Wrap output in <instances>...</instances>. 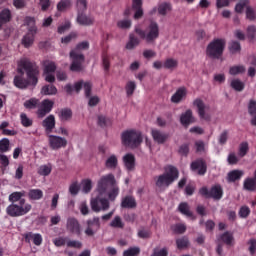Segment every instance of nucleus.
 Here are the masks:
<instances>
[{"label":"nucleus","instance_id":"obj_19","mask_svg":"<svg viewBox=\"0 0 256 256\" xmlns=\"http://www.w3.org/2000/svg\"><path fill=\"white\" fill-rule=\"evenodd\" d=\"M184 97H187V88L186 87H180L172 95L171 102L172 103H181V101H183Z\"/></svg>","mask_w":256,"mask_h":256},{"label":"nucleus","instance_id":"obj_30","mask_svg":"<svg viewBox=\"0 0 256 256\" xmlns=\"http://www.w3.org/2000/svg\"><path fill=\"white\" fill-rule=\"evenodd\" d=\"M173 9V6H171V3L169 2H163L158 5V15H162V17H165L169 11Z\"/></svg>","mask_w":256,"mask_h":256},{"label":"nucleus","instance_id":"obj_18","mask_svg":"<svg viewBox=\"0 0 256 256\" xmlns=\"http://www.w3.org/2000/svg\"><path fill=\"white\" fill-rule=\"evenodd\" d=\"M122 209H135L137 207V200L133 196H125L121 201Z\"/></svg>","mask_w":256,"mask_h":256},{"label":"nucleus","instance_id":"obj_42","mask_svg":"<svg viewBox=\"0 0 256 256\" xmlns=\"http://www.w3.org/2000/svg\"><path fill=\"white\" fill-rule=\"evenodd\" d=\"M246 69L245 66L243 65H237V66H232L229 69V74L230 75H241L245 73Z\"/></svg>","mask_w":256,"mask_h":256},{"label":"nucleus","instance_id":"obj_54","mask_svg":"<svg viewBox=\"0 0 256 256\" xmlns=\"http://www.w3.org/2000/svg\"><path fill=\"white\" fill-rule=\"evenodd\" d=\"M102 67L106 73H109L111 62L109 61V56H107V54H103L102 56Z\"/></svg>","mask_w":256,"mask_h":256},{"label":"nucleus","instance_id":"obj_62","mask_svg":"<svg viewBox=\"0 0 256 256\" xmlns=\"http://www.w3.org/2000/svg\"><path fill=\"white\" fill-rule=\"evenodd\" d=\"M78 13H85L87 11V0H77Z\"/></svg>","mask_w":256,"mask_h":256},{"label":"nucleus","instance_id":"obj_63","mask_svg":"<svg viewBox=\"0 0 256 256\" xmlns=\"http://www.w3.org/2000/svg\"><path fill=\"white\" fill-rule=\"evenodd\" d=\"M248 251L250 253V255H255L256 253V239L252 238L248 241Z\"/></svg>","mask_w":256,"mask_h":256},{"label":"nucleus","instance_id":"obj_61","mask_svg":"<svg viewBox=\"0 0 256 256\" xmlns=\"http://www.w3.org/2000/svg\"><path fill=\"white\" fill-rule=\"evenodd\" d=\"M246 19L249 21H256V12L249 6L246 8Z\"/></svg>","mask_w":256,"mask_h":256},{"label":"nucleus","instance_id":"obj_20","mask_svg":"<svg viewBox=\"0 0 256 256\" xmlns=\"http://www.w3.org/2000/svg\"><path fill=\"white\" fill-rule=\"evenodd\" d=\"M49 145L52 149H61L65 145V140L59 136L50 135L49 136Z\"/></svg>","mask_w":256,"mask_h":256},{"label":"nucleus","instance_id":"obj_26","mask_svg":"<svg viewBox=\"0 0 256 256\" xmlns=\"http://www.w3.org/2000/svg\"><path fill=\"white\" fill-rule=\"evenodd\" d=\"M28 199H30V201H39L40 199H43V190L41 189L29 190Z\"/></svg>","mask_w":256,"mask_h":256},{"label":"nucleus","instance_id":"obj_1","mask_svg":"<svg viewBox=\"0 0 256 256\" xmlns=\"http://www.w3.org/2000/svg\"><path fill=\"white\" fill-rule=\"evenodd\" d=\"M18 73L21 76H15L14 85L18 89H27L29 85L35 87L39 79V69L34 67V65L27 58H21L18 61Z\"/></svg>","mask_w":256,"mask_h":256},{"label":"nucleus","instance_id":"obj_33","mask_svg":"<svg viewBox=\"0 0 256 256\" xmlns=\"http://www.w3.org/2000/svg\"><path fill=\"white\" fill-rule=\"evenodd\" d=\"M243 177V171L241 170H232L228 173V181L230 183H235V181H239Z\"/></svg>","mask_w":256,"mask_h":256},{"label":"nucleus","instance_id":"obj_40","mask_svg":"<svg viewBox=\"0 0 256 256\" xmlns=\"http://www.w3.org/2000/svg\"><path fill=\"white\" fill-rule=\"evenodd\" d=\"M25 109H37L39 107V99L31 98L24 102Z\"/></svg>","mask_w":256,"mask_h":256},{"label":"nucleus","instance_id":"obj_27","mask_svg":"<svg viewBox=\"0 0 256 256\" xmlns=\"http://www.w3.org/2000/svg\"><path fill=\"white\" fill-rule=\"evenodd\" d=\"M6 213L10 217H21L20 210H19V204H10L6 208Z\"/></svg>","mask_w":256,"mask_h":256},{"label":"nucleus","instance_id":"obj_37","mask_svg":"<svg viewBox=\"0 0 256 256\" xmlns=\"http://www.w3.org/2000/svg\"><path fill=\"white\" fill-rule=\"evenodd\" d=\"M110 227H113L114 229H123V227H125V223H123L121 216H115L110 222Z\"/></svg>","mask_w":256,"mask_h":256},{"label":"nucleus","instance_id":"obj_10","mask_svg":"<svg viewBox=\"0 0 256 256\" xmlns=\"http://www.w3.org/2000/svg\"><path fill=\"white\" fill-rule=\"evenodd\" d=\"M53 105H55V102L53 100L45 99L40 104L38 103V111L37 115L40 119H43L45 115L48 113H51V110L53 109Z\"/></svg>","mask_w":256,"mask_h":256},{"label":"nucleus","instance_id":"obj_48","mask_svg":"<svg viewBox=\"0 0 256 256\" xmlns=\"http://www.w3.org/2000/svg\"><path fill=\"white\" fill-rule=\"evenodd\" d=\"M20 121L23 127H31L33 125V119L29 118L25 113L20 114Z\"/></svg>","mask_w":256,"mask_h":256},{"label":"nucleus","instance_id":"obj_8","mask_svg":"<svg viewBox=\"0 0 256 256\" xmlns=\"http://www.w3.org/2000/svg\"><path fill=\"white\" fill-rule=\"evenodd\" d=\"M87 228L85 230V234L88 237H93L99 229H101V219L99 217H94L92 219H88L86 221Z\"/></svg>","mask_w":256,"mask_h":256},{"label":"nucleus","instance_id":"obj_16","mask_svg":"<svg viewBox=\"0 0 256 256\" xmlns=\"http://www.w3.org/2000/svg\"><path fill=\"white\" fill-rule=\"evenodd\" d=\"M151 135L153 140L158 143L159 145H163L167 139H169V134H165L161 132V130L158 129H152L151 130Z\"/></svg>","mask_w":256,"mask_h":256},{"label":"nucleus","instance_id":"obj_9","mask_svg":"<svg viewBox=\"0 0 256 256\" xmlns=\"http://www.w3.org/2000/svg\"><path fill=\"white\" fill-rule=\"evenodd\" d=\"M194 107H197L198 115L200 119H204V121H211V115L207 114L205 111L209 109V106L205 105V102L201 98H196L193 101Z\"/></svg>","mask_w":256,"mask_h":256},{"label":"nucleus","instance_id":"obj_25","mask_svg":"<svg viewBox=\"0 0 256 256\" xmlns=\"http://www.w3.org/2000/svg\"><path fill=\"white\" fill-rule=\"evenodd\" d=\"M141 43V40L139 39V37L135 36V34L131 33L129 35V41L126 44V49H128L129 51L135 49V47L139 46V44Z\"/></svg>","mask_w":256,"mask_h":256},{"label":"nucleus","instance_id":"obj_64","mask_svg":"<svg viewBox=\"0 0 256 256\" xmlns=\"http://www.w3.org/2000/svg\"><path fill=\"white\" fill-rule=\"evenodd\" d=\"M117 27H119V29H130L131 20H120L117 22Z\"/></svg>","mask_w":256,"mask_h":256},{"label":"nucleus","instance_id":"obj_59","mask_svg":"<svg viewBox=\"0 0 256 256\" xmlns=\"http://www.w3.org/2000/svg\"><path fill=\"white\" fill-rule=\"evenodd\" d=\"M249 5V0H241L239 3L235 6L236 13H243V9Z\"/></svg>","mask_w":256,"mask_h":256},{"label":"nucleus","instance_id":"obj_35","mask_svg":"<svg viewBox=\"0 0 256 256\" xmlns=\"http://www.w3.org/2000/svg\"><path fill=\"white\" fill-rule=\"evenodd\" d=\"M228 49L232 55H237V53H241V43L239 41H231Z\"/></svg>","mask_w":256,"mask_h":256},{"label":"nucleus","instance_id":"obj_21","mask_svg":"<svg viewBox=\"0 0 256 256\" xmlns=\"http://www.w3.org/2000/svg\"><path fill=\"white\" fill-rule=\"evenodd\" d=\"M135 155L128 153L123 157V163L127 171H135Z\"/></svg>","mask_w":256,"mask_h":256},{"label":"nucleus","instance_id":"obj_17","mask_svg":"<svg viewBox=\"0 0 256 256\" xmlns=\"http://www.w3.org/2000/svg\"><path fill=\"white\" fill-rule=\"evenodd\" d=\"M25 237V241L27 243H31V241L34 243V245H37V247H39V245H41V243H43V236H41V234H35L32 232H28L24 235Z\"/></svg>","mask_w":256,"mask_h":256},{"label":"nucleus","instance_id":"obj_43","mask_svg":"<svg viewBox=\"0 0 256 256\" xmlns=\"http://www.w3.org/2000/svg\"><path fill=\"white\" fill-rule=\"evenodd\" d=\"M177 249H187L189 247V238L183 236L176 240Z\"/></svg>","mask_w":256,"mask_h":256},{"label":"nucleus","instance_id":"obj_7","mask_svg":"<svg viewBox=\"0 0 256 256\" xmlns=\"http://www.w3.org/2000/svg\"><path fill=\"white\" fill-rule=\"evenodd\" d=\"M199 195L205 197V199H215L219 201L223 198V188H221V185H215L209 190V188L204 186L199 189Z\"/></svg>","mask_w":256,"mask_h":256},{"label":"nucleus","instance_id":"obj_24","mask_svg":"<svg viewBox=\"0 0 256 256\" xmlns=\"http://www.w3.org/2000/svg\"><path fill=\"white\" fill-rule=\"evenodd\" d=\"M178 211L182 213V215H185L186 217L192 219V221H195L197 219V217H195V215H193V212H191V210L189 209V204H187L186 202H182L179 204Z\"/></svg>","mask_w":256,"mask_h":256},{"label":"nucleus","instance_id":"obj_34","mask_svg":"<svg viewBox=\"0 0 256 256\" xmlns=\"http://www.w3.org/2000/svg\"><path fill=\"white\" fill-rule=\"evenodd\" d=\"M248 112L253 117L251 120V124L256 127V101L250 100L248 105Z\"/></svg>","mask_w":256,"mask_h":256},{"label":"nucleus","instance_id":"obj_23","mask_svg":"<svg viewBox=\"0 0 256 256\" xmlns=\"http://www.w3.org/2000/svg\"><path fill=\"white\" fill-rule=\"evenodd\" d=\"M180 123L183 127H189L193 123V111L186 110V113H182L180 116Z\"/></svg>","mask_w":256,"mask_h":256},{"label":"nucleus","instance_id":"obj_60","mask_svg":"<svg viewBox=\"0 0 256 256\" xmlns=\"http://www.w3.org/2000/svg\"><path fill=\"white\" fill-rule=\"evenodd\" d=\"M57 66L53 62H45L44 73H55Z\"/></svg>","mask_w":256,"mask_h":256},{"label":"nucleus","instance_id":"obj_22","mask_svg":"<svg viewBox=\"0 0 256 256\" xmlns=\"http://www.w3.org/2000/svg\"><path fill=\"white\" fill-rule=\"evenodd\" d=\"M42 126L44 127L46 133H51L55 129V116L49 115L46 117L42 122Z\"/></svg>","mask_w":256,"mask_h":256},{"label":"nucleus","instance_id":"obj_57","mask_svg":"<svg viewBox=\"0 0 256 256\" xmlns=\"http://www.w3.org/2000/svg\"><path fill=\"white\" fill-rule=\"evenodd\" d=\"M98 125L102 128L109 127V125H111V120L105 116H98Z\"/></svg>","mask_w":256,"mask_h":256},{"label":"nucleus","instance_id":"obj_55","mask_svg":"<svg viewBox=\"0 0 256 256\" xmlns=\"http://www.w3.org/2000/svg\"><path fill=\"white\" fill-rule=\"evenodd\" d=\"M11 148L9 147V139L4 138L0 140V153H7Z\"/></svg>","mask_w":256,"mask_h":256},{"label":"nucleus","instance_id":"obj_39","mask_svg":"<svg viewBox=\"0 0 256 256\" xmlns=\"http://www.w3.org/2000/svg\"><path fill=\"white\" fill-rule=\"evenodd\" d=\"M42 95H56L57 94V88L53 85H46L43 86L41 89Z\"/></svg>","mask_w":256,"mask_h":256},{"label":"nucleus","instance_id":"obj_52","mask_svg":"<svg viewBox=\"0 0 256 256\" xmlns=\"http://www.w3.org/2000/svg\"><path fill=\"white\" fill-rule=\"evenodd\" d=\"M249 153V143L242 142L239 146L238 155L239 157H245Z\"/></svg>","mask_w":256,"mask_h":256},{"label":"nucleus","instance_id":"obj_46","mask_svg":"<svg viewBox=\"0 0 256 256\" xmlns=\"http://www.w3.org/2000/svg\"><path fill=\"white\" fill-rule=\"evenodd\" d=\"M141 253V248L135 246L130 247L123 252V256H138Z\"/></svg>","mask_w":256,"mask_h":256},{"label":"nucleus","instance_id":"obj_47","mask_svg":"<svg viewBox=\"0 0 256 256\" xmlns=\"http://www.w3.org/2000/svg\"><path fill=\"white\" fill-rule=\"evenodd\" d=\"M22 197H25V191L13 192L9 195V201H11V203H17V201H21Z\"/></svg>","mask_w":256,"mask_h":256},{"label":"nucleus","instance_id":"obj_56","mask_svg":"<svg viewBox=\"0 0 256 256\" xmlns=\"http://www.w3.org/2000/svg\"><path fill=\"white\" fill-rule=\"evenodd\" d=\"M66 245L67 247H70V249H81V247H83V243L78 240H68Z\"/></svg>","mask_w":256,"mask_h":256},{"label":"nucleus","instance_id":"obj_13","mask_svg":"<svg viewBox=\"0 0 256 256\" xmlns=\"http://www.w3.org/2000/svg\"><path fill=\"white\" fill-rule=\"evenodd\" d=\"M84 88L85 97L89 98L91 97V91L93 89V84L91 82H84L83 80H80L78 82H75L74 89L76 93H79L81 89Z\"/></svg>","mask_w":256,"mask_h":256},{"label":"nucleus","instance_id":"obj_5","mask_svg":"<svg viewBox=\"0 0 256 256\" xmlns=\"http://www.w3.org/2000/svg\"><path fill=\"white\" fill-rule=\"evenodd\" d=\"M134 31L148 45H153L159 39V24L155 21H151L146 30L136 27Z\"/></svg>","mask_w":256,"mask_h":256},{"label":"nucleus","instance_id":"obj_12","mask_svg":"<svg viewBox=\"0 0 256 256\" xmlns=\"http://www.w3.org/2000/svg\"><path fill=\"white\" fill-rule=\"evenodd\" d=\"M190 169L191 171H198L197 174L203 176L207 173V162H205L203 158H199L191 162Z\"/></svg>","mask_w":256,"mask_h":256},{"label":"nucleus","instance_id":"obj_53","mask_svg":"<svg viewBox=\"0 0 256 256\" xmlns=\"http://www.w3.org/2000/svg\"><path fill=\"white\" fill-rule=\"evenodd\" d=\"M151 256H169V248L163 247L162 249L154 248Z\"/></svg>","mask_w":256,"mask_h":256},{"label":"nucleus","instance_id":"obj_41","mask_svg":"<svg viewBox=\"0 0 256 256\" xmlns=\"http://www.w3.org/2000/svg\"><path fill=\"white\" fill-rule=\"evenodd\" d=\"M107 169H116L118 165L117 156L111 155L105 163Z\"/></svg>","mask_w":256,"mask_h":256},{"label":"nucleus","instance_id":"obj_38","mask_svg":"<svg viewBox=\"0 0 256 256\" xmlns=\"http://www.w3.org/2000/svg\"><path fill=\"white\" fill-rule=\"evenodd\" d=\"M127 97H131L135 93V89H137V84L135 81H128L125 86Z\"/></svg>","mask_w":256,"mask_h":256},{"label":"nucleus","instance_id":"obj_58","mask_svg":"<svg viewBox=\"0 0 256 256\" xmlns=\"http://www.w3.org/2000/svg\"><path fill=\"white\" fill-rule=\"evenodd\" d=\"M80 189H81V186H79V183L73 182V183L69 186V193H70V195H72L73 197H75V195H78Z\"/></svg>","mask_w":256,"mask_h":256},{"label":"nucleus","instance_id":"obj_2","mask_svg":"<svg viewBox=\"0 0 256 256\" xmlns=\"http://www.w3.org/2000/svg\"><path fill=\"white\" fill-rule=\"evenodd\" d=\"M87 49H89V42L84 41L77 44L75 49L70 52V58L72 60L70 71L73 73H81L82 71H85V65H83V63H85V55H83V52L81 51Z\"/></svg>","mask_w":256,"mask_h":256},{"label":"nucleus","instance_id":"obj_44","mask_svg":"<svg viewBox=\"0 0 256 256\" xmlns=\"http://www.w3.org/2000/svg\"><path fill=\"white\" fill-rule=\"evenodd\" d=\"M24 25H27V27H29L28 31L37 33V27H35V18L26 17L24 20Z\"/></svg>","mask_w":256,"mask_h":256},{"label":"nucleus","instance_id":"obj_36","mask_svg":"<svg viewBox=\"0 0 256 256\" xmlns=\"http://www.w3.org/2000/svg\"><path fill=\"white\" fill-rule=\"evenodd\" d=\"M52 169L53 167L51 166V164L41 165L38 168V175H42V177H47V175H51Z\"/></svg>","mask_w":256,"mask_h":256},{"label":"nucleus","instance_id":"obj_11","mask_svg":"<svg viewBox=\"0 0 256 256\" xmlns=\"http://www.w3.org/2000/svg\"><path fill=\"white\" fill-rule=\"evenodd\" d=\"M109 185H115V176L113 174H107L105 176H102L101 179L98 181L99 193H105Z\"/></svg>","mask_w":256,"mask_h":256},{"label":"nucleus","instance_id":"obj_51","mask_svg":"<svg viewBox=\"0 0 256 256\" xmlns=\"http://www.w3.org/2000/svg\"><path fill=\"white\" fill-rule=\"evenodd\" d=\"M230 85L234 91H243L245 89V84L239 79L232 80Z\"/></svg>","mask_w":256,"mask_h":256},{"label":"nucleus","instance_id":"obj_49","mask_svg":"<svg viewBox=\"0 0 256 256\" xmlns=\"http://www.w3.org/2000/svg\"><path fill=\"white\" fill-rule=\"evenodd\" d=\"M179 65V62L173 58H168L163 64L164 69H175Z\"/></svg>","mask_w":256,"mask_h":256},{"label":"nucleus","instance_id":"obj_32","mask_svg":"<svg viewBox=\"0 0 256 256\" xmlns=\"http://www.w3.org/2000/svg\"><path fill=\"white\" fill-rule=\"evenodd\" d=\"M80 188L82 193H91V189H93V181H91V179H83L81 181Z\"/></svg>","mask_w":256,"mask_h":256},{"label":"nucleus","instance_id":"obj_50","mask_svg":"<svg viewBox=\"0 0 256 256\" xmlns=\"http://www.w3.org/2000/svg\"><path fill=\"white\" fill-rule=\"evenodd\" d=\"M246 35H247L249 41H255V39H256V26L255 25L248 26L247 30H246Z\"/></svg>","mask_w":256,"mask_h":256},{"label":"nucleus","instance_id":"obj_31","mask_svg":"<svg viewBox=\"0 0 256 256\" xmlns=\"http://www.w3.org/2000/svg\"><path fill=\"white\" fill-rule=\"evenodd\" d=\"M11 21V10L3 9L0 12V27H3L5 23H9Z\"/></svg>","mask_w":256,"mask_h":256},{"label":"nucleus","instance_id":"obj_45","mask_svg":"<svg viewBox=\"0 0 256 256\" xmlns=\"http://www.w3.org/2000/svg\"><path fill=\"white\" fill-rule=\"evenodd\" d=\"M220 241H222V243H225V245H232L233 234H231L230 232H224L222 235H220Z\"/></svg>","mask_w":256,"mask_h":256},{"label":"nucleus","instance_id":"obj_4","mask_svg":"<svg viewBox=\"0 0 256 256\" xmlns=\"http://www.w3.org/2000/svg\"><path fill=\"white\" fill-rule=\"evenodd\" d=\"M121 142L124 147L137 149L143 143V133L135 129L125 130L121 133Z\"/></svg>","mask_w":256,"mask_h":256},{"label":"nucleus","instance_id":"obj_6","mask_svg":"<svg viewBox=\"0 0 256 256\" xmlns=\"http://www.w3.org/2000/svg\"><path fill=\"white\" fill-rule=\"evenodd\" d=\"M226 45L227 41L224 38H214L206 47V56L209 59H221Z\"/></svg>","mask_w":256,"mask_h":256},{"label":"nucleus","instance_id":"obj_29","mask_svg":"<svg viewBox=\"0 0 256 256\" xmlns=\"http://www.w3.org/2000/svg\"><path fill=\"white\" fill-rule=\"evenodd\" d=\"M18 209L20 211V217H23V215H27V213L31 211L32 206L29 203H25V199H21L18 204Z\"/></svg>","mask_w":256,"mask_h":256},{"label":"nucleus","instance_id":"obj_15","mask_svg":"<svg viewBox=\"0 0 256 256\" xmlns=\"http://www.w3.org/2000/svg\"><path fill=\"white\" fill-rule=\"evenodd\" d=\"M77 23H79V25H84L86 27H89L93 25V23H95V17L87 16L85 12H78Z\"/></svg>","mask_w":256,"mask_h":256},{"label":"nucleus","instance_id":"obj_28","mask_svg":"<svg viewBox=\"0 0 256 256\" xmlns=\"http://www.w3.org/2000/svg\"><path fill=\"white\" fill-rule=\"evenodd\" d=\"M35 32L29 31L22 39V45H24V47L28 48L31 47V45H33L34 41H35Z\"/></svg>","mask_w":256,"mask_h":256},{"label":"nucleus","instance_id":"obj_14","mask_svg":"<svg viewBox=\"0 0 256 256\" xmlns=\"http://www.w3.org/2000/svg\"><path fill=\"white\" fill-rule=\"evenodd\" d=\"M66 229L69 233H73V235H81V224L76 218H68Z\"/></svg>","mask_w":256,"mask_h":256},{"label":"nucleus","instance_id":"obj_3","mask_svg":"<svg viewBox=\"0 0 256 256\" xmlns=\"http://www.w3.org/2000/svg\"><path fill=\"white\" fill-rule=\"evenodd\" d=\"M179 179V170L175 166H168L165 172L155 177V185L160 191H165Z\"/></svg>","mask_w":256,"mask_h":256}]
</instances>
